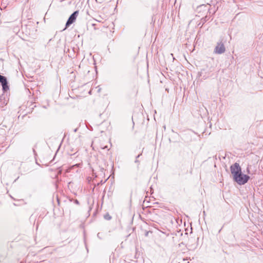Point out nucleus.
Returning <instances> with one entry per match:
<instances>
[{
	"label": "nucleus",
	"instance_id": "obj_1",
	"mask_svg": "<svg viewBox=\"0 0 263 263\" xmlns=\"http://www.w3.org/2000/svg\"><path fill=\"white\" fill-rule=\"evenodd\" d=\"M234 180L239 185H242L247 182L250 177L247 175L243 174L242 172L236 175L233 177Z\"/></svg>",
	"mask_w": 263,
	"mask_h": 263
},
{
	"label": "nucleus",
	"instance_id": "obj_8",
	"mask_svg": "<svg viewBox=\"0 0 263 263\" xmlns=\"http://www.w3.org/2000/svg\"><path fill=\"white\" fill-rule=\"evenodd\" d=\"M139 156H140V155H138V156L137 157V158L139 157Z\"/></svg>",
	"mask_w": 263,
	"mask_h": 263
},
{
	"label": "nucleus",
	"instance_id": "obj_7",
	"mask_svg": "<svg viewBox=\"0 0 263 263\" xmlns=\"http://www.w3.org/2000/svg\"><path fill=\"white\" fill-rule=\"evenodd\" d=\"M107 147L106 146H105V147H103L102 148L104 149V148H107Z\"/></svg>",
	"mask_w": 263,
	"mask_h": 263
},
{
	"label": "nucleus",
	"instance_id": "obj_6",
	"mask_svg": "<svg viewBox=\"0 0 263 263\" xmlns=\"http://www.w3.org/2000/svg\"><path fill=\"white\" fill-rule=\"evenodd\" d=\"M104 218L107 220H109L111 219V217L109 215H105Z\"/></svg>",
	"mask_w": 263,
	"mask_h": 263
},
{
	"label": "nucleus",
	"instance_id": "obj_2",
	"mask_svg": "<svg viewBox=\"0 0 263 263\" xmlns=\"http://www.w3.org/2000/svg\"><path fill=\"white\" fill-rule=\"evenodd\" d=\"M230 170L233 177L241 172V167L237 163H235L234 165H232L230 167Z\"/></svg>",
	"mask_w": 263,
	"mask_h": 263
},
{
	"label": "nucleus",
	"instance_id": "obj_9",
	"mask_svg": "<svg viewBox=\"0 0 263 263\" xmlns=\"http://www.w3.org/2000/svg\"><path fill=\"white\" fill-rule=\"evenodd\" d=\"M203 214H204V215H205V212H204V211L203 212Z\"/></svg>",
	"mask_w": 263,
	"mask_h": 263
},
{
	"label": "nucleus",
	"instance_id": "obj_5",
	"mask_svg": "<svg viewBox=\"0 0 263 263\" xmlns=\"http://www.w3.org/2000/svg\"><path fill=\"white\" fill-rule=\"evenodd\" d=\"M0 83L2 84L3 90L4 91H6L9 89L8 82L5 77L0 75Z\"/></svg>",
	"mask_w": 263,
	"mask_h": 263
},
{
	"label": "nucleus",
	"instance_id": "obj_4",
	"mask_svg": "<svg viewBox=\"0 0 263 263\" xmlns=\"http://www.w3.org/2000/svg\"><path fill=\"white\" fill-rule=\"evenodd\" d=\"M78 14L79 11H76L70 16L66 24V28L75 22Z\"/></svg>",
	"mask_w": 263,
	"mask_h": 263
},
{
	"label": "nucleus",
	"instance_id": "obj_3",
	"mask_svg": "<svg viewBox=\"0 0 263 263\" xmlns=\"http://www.w3.org/2000/svg\"><path fill=\"white\" fill-rule=\"evenodd\" d=\"M226 51L225 47L222 42H218L214 49V52L217 54H222Z\"/></svg>",
	"mask_w": 263,
	"mask_h": 263
}]
</instances>
